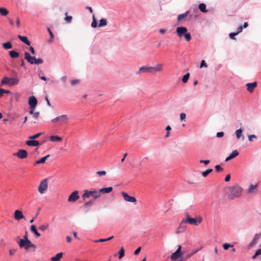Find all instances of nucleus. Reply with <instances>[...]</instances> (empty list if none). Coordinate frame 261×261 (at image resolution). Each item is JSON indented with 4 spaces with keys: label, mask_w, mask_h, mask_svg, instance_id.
I'll return each mask as SVG.
<instances>
[{
    "label": "nucleus",
    "mask_w": 261,
    "mask_h": 261,
    "mask_svg": "<svg viewBox=\"0 0 261 261\" xmlns=\"http://www.w3.org/2000/svg\"><path fill=\"white\" fill-rule=\"evenodd\" d=\"M49 140L53 142H61L62 141V138L57 136H51L49 137Z\"/></svg>",
    "instance_id": "a878e982"
},
{
    "label": "nucleus",
    "mask_w": 261,
    "mask_h": 261,
    "mask_svg": "<svg viewBox=\"0 0 261 261\" xmlns=\"http://www.w3.org/2000/svg\"><path fill=\"white\" fill-rule=\"evenodd\" d=\"M243 130L242 128H240L238 129H237L235 132V134L236 135V137L238 139H241L242 140H244V136L243 135Z\"/></svg>",
    "instance_id": "aec40b11"
},
{
    "label": "nucleus",
    "mask_w": 261,
    "mask_h": 261,
    "mask_svg": "<svg viewBox=\"0 0 261 261\" xmlns=\"http://www.w3.org/2000/svg\"><path fill=\"white\" fill-rule=\"evenodd\" d=\"M14 218L16 220H20L22 219H25L22 212L19 210H16L14 212Z\"/></svg>",
    "instance_id": "dca6fc26"
},
{
    "label": "nucleus",
    "mask_w": 261,
    "mask_h": 261,
    "mask_svg": "<svg viewBox=\"0 0 261 261\" xmlns=\"http://www.w3.org/2000/svg\"><path fill=\"white\" fill-rule=\"evenodd\" d=\"M49 227V224H47L46 225H42L39 227V229L41 231H44L46 229H47Z\"/></svg>",
    "instance_id": "3c124183"
},
{
    "label": "nucleus",
    "mask_w": 261,
    "mask_h": 261,
    "mask_svg": "<svg viewBox=\"0 0 261 261\" xmlns=\"http://www.w3.org/2000/svg\"><path fill=\"white\" fill-rule=\"evenodd\" d=\"M65 15L66 16V17L64 18L65 21L67 23H70L71 22L72 20V17L71 16H68L67 12H66Z\"/></svg>",
    "instance_id": "37998d69"
},
{
    "label": "nucleus",
    "mask_w": 261,
    "mask_h": 261,
    "mask_svg": "<svg viewBox=\"0 0 261 261\" xmlns=\"http://www.w3.org/2000/svg\"><path fill=\"white\" fill-rule=\"evenodd\" d=\"M121 194L126 201L132 203H136L137 202V199L135 197L129 195L127 193L122 192Z\"/></svg>",
    "instance_id": "9d476101"
},
{
    "label": "nucleus",
    "mask_w": 261,
    "mask_h": 261,
    "mask_svg": "<svg viewBox=\"0 0 261 261\" xmlns=\"http://www.w3.org/2000/svg\"><path fill=\"white\" fill-rule=\"evenodd\" d=\"M40 115V113L39 112H35L33 114V117L35 119H37L39 116Z\"/></svg>",
    "instance_id": "774afa93"
},
{
    "label": "nucleus",
    "mask_w": 261,
    "mask_h": 261,
    "mask_svg": "<svg viewBox=\"0 0 261 261\" xmlns=\"http://www.w3.org/2000/svg\"><path fill=\"white\" fill-rule=\"evenodd\" d=\"M257 187V185H251L249 187V188L247 190L248 193H251L252 192V191L254 189H255Z\"/></svg>",
    "instance_id": "49530a36"
},
{
    "label": "nucleus",
    "mask_w": 261,
    "mask_h": 261,
    "mask_svg": "<svg viewBox=\"0 0 261 261\" xmlns=\"http://www.w3.org/2000/svg\"><path fill=\"white\" fill-rule=\"evenodd\" d=\"M93 20L91 23V27L93 28H96L97 27H98V24L97 23V21L96 19H95V16L93 15Z\"/></svg>",
    "instance_id": "a19ab883"
},
{
    "label": "nucleus",
    "mask_w": 261,
    "mask_h": 261,
    "mask_svg": "<svg viewBox=\"0 0 261 261\" xmlns=\"http://www.w3.org/2000/svg\"><path fill=\"white\" fill-rule=\"evenodd\" d=\"M239 155V152L237 150H234L232 151V152L229 154L230 158H232V159L234 158Z\"/></svg>",
    "instance_id": "8fccbe9b"
},
{
    "label": "nucleus",
    "mask_w": 261,
    "mask_h": 261,
    "mask_svg": "<svg viewBox=\"0 0 261 261\" xmlns=\"http://www.w3.org/2000/svg\"><path fill=\"white\" fill-rule=\"evenodd\" d=\"M190 77V73L189 72H187L186 74H185L182 78V82L184 83H186L188 82L189 79Z\"/></svg>",
    "instance_id": "c03bdc74"
},
{
    "label": "nucleus",
    "mask_w": 261,
    "mask_h": 261,
    "mask_svg": "<svg viewBox=\"0 0 261 261\" xmlns=\"http://www.w3.org/2000/svg\"><path fill=\"white\" fill-rule=\"evenodd\" d=\"M11 92L10 90H5L4 89H0V98L3 96L5 93L9 94Z\"/></svg>",
    "instance_id": "09e8293b"
},
{
    "label": "nucleus",
    "mask_w": 261,
    "mask_h": 261,
    "mask_svg": "<svg viewBox=\"0 0 261 261\" xmlns=\"http://www.w3.org/2000/svg\"><path fill=\"white\" fill-rule=\"evenodd\" d=\"M30 107V110L29 111V113L31 115H33L35 113L34 111H35L36 107Z\"/></svg>",
    "instance_id": "338daca9"
},
{
    "label": "nucleus",
    "mask_w": 261,
    "mask_h": 261,
    "mask_svg": "<svg viewBox=\"0 0 261 261\" xmlns=\"http://www.w3.org/2000/svg\"><path fill=\"white\" fill-rule=\"evenodd\" d=\"M9 86H14L17 85L19 83V80L16 77H9Z\"/></svg>",
    "instance_id": "393cba45"
},
{
    "label": "nucleus",
    "mask_w": 261,
    "mask_h": 261,
    "mask_svg": "<svg viewBox=\"0 0 261 261\" xmlns=\"http://www.w3.org/2000/svg\"><path fill=\"white\" fill-rule=\"evenodd\" d=\"M80 83V81L79 80H73L71 81V85L72 86H74L76 84H77Z\"/></svg>",
    "instance_id": "052dcab7"
},
{
    "label": "nucleus",
    "mask_w": 261,
    "mask_h": 261,
    "mask_svg": "<svg viewBox=\"0 0 261 261\" xmlns=\"http://www.w3.org/2000/svg\"><path fill=\"white\" fill-rule=\"evenodd\" d=\"M183 36L185 37L186 40L188 42L190 41L192 39L191 34L188 32V31Z\"/></svg>",
    "instance_id": "de8ad7c7"
},
{
    "label": "nucleus",
    "mask_w": 261,
    "mask_h": 261,
    "mask_svg": "<svg viewBox=\"0 0 261 261\" xmlns=\"http://www.w3.org/2000/svg\"><path fill=\"white\" fill-rule=\"evenodd\" d=\"M114 238V236H111L108 238H106V239H100L99 240H95L94 242H96V243H99V242H106V241H110L112 239H113Z\"/></svg>",
    "instance_id": "f704fd0d"
},
{
    "label": "nucleus",
    "mask_w": 261,
    "mask_h": 261,
    "mask_svg": "<svg viewBox=\"0 0 261 261\" xmlns=\"http://www.w3.org/2000/svg\"><path fill=\"white\" fill-rule=\"evenodd\" d=\"M80 198L79 196V191L75 190L73 191L68 197V201L73 202L76 201Z\"/></svg>",
    "instance_id": "9b49d317"
},
{
    "label": "nucleus",
    "mask_w": 261,
    "mask_h": 261,
    "mask_svg": "<svg viewBox=\"0 0 261 261\" xmlns=\"http://www.w3.org/2000/svg\"><path fill=\"white\" fill-rule=\"evenodd\" d=\"M37 103V99L33 95L29 97L28 100V104L30 106V107H36Z\"/></svg>",
    "instance_id": "f3484780"
},
{
    "label": "nucleus",
    "mask_w": 261,
    "mask_h": 261,
    "mask_svg": "<svg viewBox=\"0 0 261 261\" xmlns=\"http://www.w3.org/2000/svg\"><path fill=\"white\" fill-rule=\"evenodd\" d=\"M190 11L188 10L185 13L182 14H180L177 16V20L178 21H180L182 19H184L189 14Z\"/></svg>",
    "instance_id": "bb28decb"
},
{
    "label": "nucleus",
    "mask_w": 261,
    "mask_h": 261,
    "mask_svg": "<svg viewBox=\"0 0 261 261\" xmlns=\"http://www.w3.org/2000/svg\"><path fill=\"white\" fill-rule=\"evenodd\" d=\"M19 240H23V241H28V240H29L28 239V232L26 231L25 233V234L24 236H23V239H20Z\"/></svg>",
    "instance_id": "69168bd1"
},
{
    "label": "nucleus",
    "mask_w": 261,
    "mask_h": 261,
    "mask_svg": "<svg viewBox=\"0 0 261 261\" xmlns=\"http://www.w3.org/2000/svg\"><path fill=\"white\" fill-rule=\"evenodd\" d=\"M0 14L3 16H6L9 14V11L5 8H0Z\"/></svg>",
    "instance_id": "473e14b6"
},
{
    "label": "nucleus",
    "mask_w": 261,
    "mask_h": 261,
    "mask_svg": "<svg viewBox=\"0 0 261 261\" xmlns=\"http://www.w3.org/2000/svg\"><path fill=\"white\" fill-rule=\"evenodd\" d=\"M186 114L185 113H181L180 114V120L183 121L186 119Z\"/></svg>",
    "instance_id": "bf43d9fd"
},
{
    "label": "nucleus",
    "mask_w": 261,
    "mask_h": 261,
    "mask_svg": "<svg viewBox=\"0 0 261 261\" xmlns=\"http://www.w3.org/2000/svg\"><path fill=\"white\" fill-rule=\"evenodd\" d=\"M95 200L96 199H92L89 200V201H88L85 203V206L86 207H90V206H92L93 204H94Z\"/></svg>",
    "instance_id": "a18cd8bd"
},
{
    "label": "nucleus",
    "mask_w": 261,
    "mask_h": 261,
    "mask_svg": "<svg viewBox=\"0 0 261 261\" xmlns=\"http://www.w3.org/2000/svg\"><path fill=\"white\" fill-rule=\"evenodd\" d=\"M261 236V234L260 233H256L254 235L253 239L252 241L250 242V243L248 245V248H252L254 244L257 242L258 240L260 238Z\"/></svg>",
    "instance_id": "6ab92c4d"
},
{
    "label": "nucleus",
    "mask_w": 261,
    "mask_h": 261,
    "mask_svg": "<svg viewBox=\"0 0 261 261\" xmlns=\"http://www.w3.org/2000/svg\"><path fill=\"white\" fill-rule=\"evenodd\" d=\"M239 31L236 32H231L229 33V36L230 39L233 40H236L235 36L239 34L240 32H242V28H239Z\"/></svg>",
    "instance_id": "7c9ffc66"
},
{
    "label": "nucleus",
    "mask_w": 261,
    "mask_h": 261,
    "mask_svg": "<svg viewBox=\"0 0 261 261\" xmlns=\"http://www.w3.org/2000/svg\"><path fill=\"white\" fill-rule=\"evenodd\" d=\"M24 59L27 60L28 62L31 64H34V61H36V59L35 57H32L30 53L25 51L24 53Z\"/></svg>",
    "instance_id": "4468645a"
},
{
    "label": "nucleus",
    "mask_w": 261,
    "mask_h": 261,
    "mask_svg": "<svg viewBox=\"0 0 261 261\" xmlns=\"http://www.w3.org/2000/svg\"><path fill=\"white\" fill-rule=\"evenodd\" d=\"M253 138H257V136L255 135H250L248 136V140L250 142L253 141Z\"/></svg>",
    "instance_id": "13d9d810"
},
{
    "label": "nucleus",
    "mask_w": 261,
    "mask_h": 261,
    "mask_svg": "<svg viewBox=\"0 0 261 261\" xmlns=\"http://www.w3.org/2000/svg\"><path fill=\"white\" fill-rule=\"evenodd\" d=\"M186 223H189L191 225H194L198 226L201 222V219L199 218V220H197L195 218H192L190 216L188 213H187L186 219H184Z\"/></svg>",
    "instance_id": "423d86ee"
},
{
    "label": "nucleus",
    "mask_w": 261,
    "mask_h": 261,
    "mask_svg": "<svg viewBox=\"0 0 261 261\" xmlns=\"http://www.w3.org/2000/svg\"><path fill=\"white\" fill-rule=\"evenodd\" d=\"M186 224L187 223L185 222V220L183 219L181 223H180L178 227L177 228V229L176 231V233L179 234L184 232L187 227Z\"/></svg>",
    "instance_id": "ddd939ff"
},
{
    "label": "nucleus",
    "mask_w": 261,
    "mask_h": 261,
    "mask_svg": "<svg viewBox=\"0 0 261 261\" xmlns=\"http://www.w3.org/2000/svg\"><path fill=\"white\" fill-rule=\"evenodd\" d=\"M141 250V247H139L138 248H137V249L134 252V255H138L140 253Z\"/></svg>",
    "instance_id": "0e129e2a"
},
{
    "label": "nucleus",
    "mask_w": 261,
    "mask_h": 261,
    "mask_svg": "<svg viewBox=\"0 0 261 261\" xmlns=\"http://www.w3.org/2000/svg\"><path fill=\"white\" fill-rule=\"evenodd\" d=\"M96 174L99 176H102L106 174V172L104 170L103 171H99L96 172Z\"/></svg>",
    "instance_id": "5fc2aeb1"
},
{
    "label": "nucleus",
    "mask_w": 261,
    "mask_h": 261,
    "mask_svg": "<svg viewBox=\"0 0 261 261\" xmlns=\"http://www.w3.org/2000/svg\"><path fill=\"white\" fill-rule=\"evenodd\" d=\"M198 8L201 12L206 13L207 12V10L206 9V6L204 3H200L198 5Z\"/></svg>",
    "instance_id": "cd10ccee"
},
{
    "label": "nucleus",
    "mask_w": 261,
    "mask_h": 261,
    "mask_svg": "<svg viewBox=\"0 0 261 261\" xmlns=\"http://www.w3.org/2000/svg\"><path fill=\"white\" fill-rule=\"evenodd\" d=\"M213 171V169H208L202 172L201 175L203 177H206L210 173Z\"/></svg>",
    "instance_id": "ea45409f"
},
{
    "label": "nucleus",
    "mask_w": 261,
    "mask_h": 261,
    "mask_svg": "<svg viewBox=\"0 0 261 261\" xmlns=\"http://www.w3.org/2000/svg\"><path fill=\"white\" fill-rule=\"evenodd\" d=\"M47 31L49 35V39L48 40L49 42H51L54 38V35L49 28H47Z\"/></svg>",
    "instance_id": "c9c22d12"
},
{
    "label": "nucleus",
    "mask_w": 261,
    "mask_h": 261,
    "mask_svg": "<svg viewBox=\"0 0 261 261\" xmlns=\"http://www.w3.org/2000/svg\"><path fill=\"white\" fill-rule=\"evenodd\" d=\"M9 54L10 57L13 59L18 58L19 56V54L14 50L9 51Z\"/></svg>",
    "instance_id": "c85d7f7f"
},
{
    "label": "nucleus",
    "mask_w": 261,
    "mask_h": 261,
    "mask_svg": "<svg viewBox=\"0 0 261 261\" xmlns=\"http://www.w3.org/2000/svg\"><path fill=\"white\" fill-rule=\"evenodd\" d=\"M201 249V247H200L199 248H197L195 249L193 252L191 253H189L186 255V258H189L191 257L192 255L196 254L199 250H200Z\"/></svg>",
    "instance_id": "79ce46f5"
},
{
    "label": "nucleus",
    "mask_w": 261,
    "mask_h": 261,
    "mask_svg": "<svg viewBox=\"0 0 261 261\" xmlns=\"http://www.w3.org/2000/svg\"><path fill=\"white\" fill-rule=\"evenodd\" d=\"M43 63V60L42 58H39L36 59V61H34V64L36 65H39Z\"/></svg>",
    "instance_id": "603ef678"
},
{
    "label": "nucleus",
    "mask_w": 261,
    "mask_h": 261,
    "mask_svg": "<svg viewBox=\"0 0 261 261\" xmlns=\"http://www.w3.org/2000/svg\"><path fill=\"white\" fill-rule=\"evenodd\" d=\"M224 135V133L223 132H218L216 134V137L217 138H221L222 137H223Z\"/></svg>",
    "instance_id": "680f3d73"
},
{
    "label": "nucleus",
    "mask_w": 261,
    "mask_h": 261,
    "mask_svg": "<svg viewBox=\"0 0 261 261\" xmlns=\"http://www.w3.org/2000/svg\"><path fill=\"white\" fill-rule=\"evenodd\" d=\"M188 31L186 27H178L176 29V33L179 38H181Z\"/></svg>",
    "instance_id": "f8f14e48"
},
{
    "label": "nucleus",
    "mask_w": 261,
    "mask_h": 261,
    "mask_svg": "<svg viewBox=\"0 0 261 261\" xmlns=\"http://www.w3.org/2000/svg\"><path fill=\"white\" fill-rule=\"evenodd\" d=\"M162 64H158L154 67L144 66L139 68L138 71L136 72V74H154L156 72H160L162 69Z\"/></svg>",
    "instance_id": "f03ea898"
},
{
    "label": "nucleus",
    "mask_w": 261,
    "mask_h": 261,
    "mask_svg": "<svg viewBox=\"0 0 261 261\" xmlns=\"http://www.w3.org/2000/svg\"><path fill=\"white\" fill-rule=\"evenodd\" d=\"M69 120V117L66 115H62L53 119L51 121L52 123L58 122L60 124L66 123Z\"/></svg>",
    "instance_id": "39448f33"
},
{
    "label": "nucleus",
    "mask_w": 261,
    "mask_h": 261,
    "mask_svg": "<svg viewBox=\"0 0 261 261\" xmlns=\"http://www.w3.org/2000/svg\"><path fill=\"white\" fill-rule=\"evenodd\" d=\"M42 134H43V133L41 132V133H38L37 134H36L34 135L30 136L29 137V139L35 140V139L38 138V137H39Z\"/></svg>",
    "instance_id": "e433bc0d"
},
{
    "label": "nucleus",
    "mask_w": 261,
    "mask_h": 261,
    "mask_svg": "<svg viewBox=\"0 0 261 261\" xmlns=\"http://www.w3.org/2000/svg\"><path fill=\"white\" fill-rule=\"evenodd\" d=\"M3 47L5 49H9L12 48V45L10 41H8L5 43H3L2 44Z\"/></svg>",
    "instance_id": "2f4dec72"
},
{
    "label": "nucleus",
    "mask_w": 261,
    "mask_h": 261,
    "mask_svg": "<svg viewBox=\"0 0 261 261\" xmlns=\"http://www.w3.org/2000/svg\"><path fill=\"white\" fill-rule=\"evenodd\" d=\"M31 231L33 232L37 237L41 236V234L37 231L36 226L34 224L32 225L30 227Z\"/></svg>",
    "instance_id": "c756f323"
},
{
    "label": "nucleus",
    "mask_w": 261,
    "mask_h": 261,
    "mask_svg": "<svg viewBox=\"0 0 261 261\" xmlns=\"http://www.w3.org/2000/svg\"><path fill=\"white\" fill-rule=\"evenodd\" d=\"M215 169L217 172H221V171H222L223 170V169L219 165H217L215 166Z\"/></svg>",
    "instance_id": "6e6d98bb"
},
{
    "label": "nucleus",
    "mask_w": 261,
    "mask_h": 261,
    "mask_svg": "<svg viewBox=\"0 0 261 261\" xmlns=\"http://www.w3.org/2000/svg\"><path fill=\"white\" fill-rule=\"evenodd\" d=\"M25 144L29 146H34V147L39 146L41 144L37 140H30V139H29V140H27L25 142Z\"/></svg>",
    "instance_id": "a211bd4d"
},
{
    "label": "nucleus",
    "mask_w": 261,
    "mask_h": 261,
    "mask_svg": "<svg viewBox=\"0 0 261 261\" xmlns=\"http://www.w3.org/2000/svg\"><path fill=\"white\" fill-rule=\"evenodd\" d=\"M17 37L22 42H23L26 45H30L31 42L29 40L27 37L21 36L20 35H18Z\"/></svg>",
    "instance_id": "4be33fe9"
},
{
    "label": "nucleus",
    "mask_w": 261,
    "mask_h": 261,
    "mask_svg": "<svg viewBox=\"0 0 261 261\" xmlns=\"http://www.w3.org/2000/svg\"><path fill=\"white\" fill-rule=\"evenodd\" d=\"M207 67V65L206 63L205 62V60H202L200 63V68Z\"/></svg>",
    "instance_id": "4d7b16f0"
},
{
    "label": "nucleus",
    "mask_w": 261,
    "mask_h": 261,
    "mask_svg": "<svg viewBox=\"0 0 261 261\" xmlns=\"http://www.w3.org/2000/svg\"><path fill=\"white\" fill-rule=\"evenodd\" d=\"M90 196H93L94 199H96L100 197L99 192L96 190L88 191L85 190L84 193L83 194L82 197L83 198H89Z\"/></svg>",
    "instance_id": "20e7f679"
},
{
    "label": "nucleus",
    "mask_w": 261,
    "mask_h": 261,
    "mask_svg": "<svg viewBox=\"0 0 261 261\" xmlns=\"http://www.w3.org/2000/svg\"><path fill=\"white\" fill-rule=\"evenodd\" d=\"M124 252H125V251H124V247H122L120 249V250H119V251L118 252L119 258V259L122 258L124 256V255H125Z\"/></svg>",
    "instance_id": "4c0bfd02"
},
{
    "label": "nucleus",
    "mask_w": 261,
    "mask_h": 261,
    "mask_svg": "<svg viewBox=\"0 0 261 261\" xmlns=\"http://www.w3.org/2000/svg\"><path fill=\"white\" fill-rule=\"evenodd\" d=\"M9 77H4L1 81V85H9Z\"/></svg>",
    "instance_id": "58836bf2"
},
{
    "label": "nucleus",
    "mask_w": 261,
    "mask_h": 261,
    "mask_svg": "<svg viewBox=\"0 0 261 261\" xmlns=\"http://www.w3.org/2000/svg\"><path fill=\"white\" fill-rule=\"evenodd\" d=\"M107 20L105 18H101L99 20V23L98 24V27H103L107 25Z\"/></svg>",
    "instance_id": "72a5a7b5"
},
{
    "label": "nucleus",
    "mask_w": 261,
    "mask_h": 261,
    "mask_svg": "<svg viewBox=\"0 0 261 261\" xmlns=\"http://www.w3.org/2000/svg\"><path fill=\"white\" fill-rule=\"evenodd\" d=\"M113 191V187H109L107 188H103L100 189L98 192H99V194L101 193L105 194V193H109Z\"/></svg>",
    "instance_id": "412c9836"
},
{
    "label": "nucleus",
    "mask_w": 261,
    "mask_h": 261,
    "mask_svg": "<svg viewBox=\"0 0 261 261\" xmlns=\"http://www.w3.org/2000/svg\"><path fill=\"white\" fill-rule=\"evenodd\" d=\"M243 188L238 184H235L234 185L228 187L227 198L229 200L239 198L241 196Z\"/></svg>",
    "instance_id": "f257e3e1"
},
{
    "label": "nucleus",
    "mask_w": 261,
    "mask_h": 261,
    "mask_svg": "<svg viewBox=\"0 0 261 261\" xmlns=\"http://www.w3.org/2000/svg\"><path fill=\"white\" fill-rule=\"evenodd\" d=\"M48 187V182L47 179L45 178L43 179L40 183L38 190L39 192L42 194L44 193V192L47 190Z\"/></svg>",
    "instance_id": "6e6552de"
},
{
    "label": "nucleus",
    "mask_w": 261,
    "mask_h": 261,
    "mask_svg": "<svg viewBox=\"0 0 261 261\" xmlns=\"http://www.w3.org/2000/svg\"><path fill=\"white\" fill-rule=\"evenodd\" d=\"M182 254V252L181 251V245H178V248L177 250L173 253H172L170 256V259L172 261H174L178 259Z\"/></svg>",
    "instance_id": "0eeeda50"
},
{
    "label": "nucleus",
    "mask_w": 261,
    "mask_h": 261,
    "mask_svg": "<svg viewBox=\"0 0 261 261\" xmlns=\"http://www.w3.org/2000/svg\"><path fill=\"white\" fill-rule=\"evenodd\" d=\"M13 155L17 156L19 159H24L27 158L28 153L24 149H19L17 152L13 154Z\"/></svg>",
    "instance_id": "1a4fd4ad"
},
{
    "label": "nucleus",
    "mask_w": 261,
    "mask_h": 261,
    "mask_svg": "<svg viewBox=\"0 0 261 261\" xmlns=\"http://www.w3.org/2000/svg\"><path fill=\"white\" fill-rule=\"evenodd\" d=\"M257 82L249 83L246 85V86L247 87V90L250 93L253 92L254 89L257 87Z\"/></svg>",
    "instance_id": "2eb2a0df"
},
{
    "label": "nucleus",
    "mask_w": 261,
    "mask_h": 261,
    "mask_svg": "<svg viewBox=\"0 0 261 261\" xmlns=\"http://www.w3.org/2000/svg\"><path fill=\"white\" fill-rule=\"evenodd\" d=\"M49 156H50V155L48 154V155H46V156H44L42 157L39 160H38V161H36L34 163V165L35 166V165H36L37 164L44 163L45 162V161H46V160L49 157Z\"/></svg>",
    "instance_id": "5701e85b"
},
{
    "label": "nucleus",
    "mask_w": 261,
    "mask_h": 261,
    "mask_svg": "<svg viewBox=\"0 0 261 261\" xmlns=\"http://www.w3.org/2000/svg\"><path fill=\"white\" fill-rule=\"evenodd\" d=\"M18 244L20 248H24L25 250H28L30 248H33L34 250L36 249V245L33 244L30 240L23 241L19 240Z\"/></svg>",
    "instance_id": "7ed1b4c3"
},
{
    "label": "nucleus",
    "mask_w": 261,
    "mask_h": 261,
    "mask_svg": "<svg viewBox=\"0 0 261 261\" xmlns=\"http://www.w3.org/2000/svg\"><path fill=\"white\" fill-rule=\"evenodd\" d=\"M199 162L200 163L204 164L205 165H207V164H208L210 163V161L208 160H200Z\"/></svg>",
    "instance_id": "e2e57ef3"
},
{
    "label": "nucleus",
    "mask_w": 261,
    "mask_h": 261,
    "mask_svg": "<svg viewBox=\"0 0 261 261\" xmlns=\"http://www.w3.org/2000/svg\"><path fill=\"white\" fill-rule=\"evenodd\" d=\"M63 255V252H59L57 253L55 256L52 257L50 260L51 261H60L61 258L62 257Z\"/></svg>",
    "instance_id": "b1692460"
},
{
    "label": "nucleus",
    "mask_w": 261,
    "mask_h": 261,
    "mask_svg": "<svg viewBox=\"0 0 261 261\" xmlns=\"http://www.w3.org/2000/svg\"><path fill=\"white\" fill-rule=\"evenodd\" d=\"M223 247L224 250H227L229 248L233 247V245L226 243L223 244Z\"/></svg>",
    "instance_id": "864d4df0"
}]
</instances>
